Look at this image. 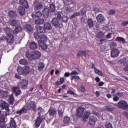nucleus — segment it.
Returning <instances> with one entry per match:
<instances>
[{
  "mask_svg": "<svg viewBox=\"0 0 128 128\" xmlns=\"http://www.w3.org/2000/svg\"><path fill=\"white\" fill-rule=\"evenodd\" d=\"M8 16L10 18H16L18 17L16 11H14L12 10H9L8 12Z\"/></svg>",
  "mask_w": 128,
  "mask_h": 128,
  "instance_id": "obj_12",
  "label": "nucleus"
},
{
  "mask_svg": "<svg viewBox=\"0 0 128 128\" xmlns=\"http://www.w3.org/2000/svg\"><path fill=\"white\" fill-rule=\"evenodd\" d=\"M33 6L34 10H40L42 8H43L44 4L42 2H40L38 0H36L33 4Z\"/></svg>",
  "mask_w": 128,
  "mask_h": 128,
  "instance_id": "obj_5",
  "label": "nucleus"
},
{
  "mask_svg": "<svg viewBox=\"0 0 128 128\" xmlns=\"http://www.w3.org/2000/svg\"><path fill=\"white\" fill-rule=\"evenodd\" d=\"M42 16V12L38 11V12H33L32 14V16L34 20H38Z\"/></svg>",
  "mask_w": 128,
  "mask_h": 128,
  "instance_id": "obj_10",
  "label": "nucleus"
},
{
  "mask_svg": "<svg viewBox=\"0 0 128 128\" xmlns=\"http://www.w3.org/2000/svg\"><path fill=\"white\" fill-rule=\"evenodd\" d=\"M10 127L12 128H16V124L14 118H12L10 122Z\"/></svg>",
  "mask_w": 128,
  "mask_h": 128,
  "instance_id": "obj_30",
  "label": "nucleus"
},
{
  "mask_svg": "<svg viewBox=\"0 0 128 128\" xmlns=\"http://www.w3.org/2000/svg\"><path fill=\"white\" fill-rule=\"evenodd\" d=\"M116 40L117 42H122V44H125L126 42V39L122 37L118 36L116 38Z\"/></svg>",
  "mask_w": 128,
  "mask_h": 128,
  "instance_id": "obj_32",
  "label": "nucleus"
},
{
  "mask_svg": "<svg viewBox=\"0 0 128 128\" xmlns=\"http://www.w3.org/2000/svg\"><path fill=\"white\" fill-rule=\"evenodd\" d=\"M70 118L68 116H64V123L68 124L70 123Z\"/></svg>",
  "mask_w": 128,
  "mask_h": 128,
  "instance_id": "obj_40",
  "label": "nucleus"
},
{
  "mask_svg": "<svg viewBox=\"0 0 128 128\" xmlns=\"http://www.w3.org/2000/svg\"><path fill=\"white\" fill-rule=\"evenodd\" d=\"M110 54L112 58H118L120 56V50L118 48H114L111 50Z\"/></svg>",
  "mask_w": 128,
  "mask_h": 128,
  "instance_id": "obj_9",
  "label": "nucleus"
},
{
  "mask_svg": "<svg viewBox=\"0 0 128 128\" xmlns=\"http://www.w3.org/2000/svg\"><path fill=\"white\" fill-rule=\"evenodd\" d=\"M88 26L89 28H94V22L91 18H89L88 20Z\"/></svg>",
  "mask_w": 128,
  "mask_h": 128,
  "instance_id": "obj_28",
  "label": "nucleus"
},
{
  "mask_svg": "<svg viewBox=\"0 0 128 128\" xmlns=\"http://www.w3.org/2000/svg\"><path fill=\"white\" fill-rule=\"evenodd\" d=\"M51 24L56 28H60V24H59L58 20L56 18H54L52 19Z\"/></svg>",
  "mask_w": 128,
  "mask_h": 128,
  "instance_id": "obj_13",
  "label": "nucleus"
},
{
  "mask_svg": "<svg viewBox=\"0 0 128 128\" xmlns=\"http://www.w3.org/2000/svg\"><path fill=\"white\" fill-rule=\"evenodd\" d=\"M6 122V118H4V116L1 115L0 116V122Z\"/></svg>",
  "mask_w": 128,
  "mask_h": 128,
  "instance_id": "obj_52",
  "label": "nucleus"
},
{
  "mask_svg": "<svg viewBox=\"0 0 128 128\" xmlns=\"http://www.w3.org/2000/svg\"><path fill=\"white\" fill-rule=\"evenodd\" d=\"M58 114L59 116H60L61 118H62V116L64 114V112L62 110H59L58 111Z\"/></svg>",
  "mask_w": 128,
  "mask_h": 128,
  "instance_id": "obj_59",
  "label": "nucleus"
},
{
  "mask_svg": "<svg viewBox=\"0 0 128 128\" xmlns=\"http://www.w3.org/2000/svg\"><path fill=\"white\" fill-rule=\"evenodd\" d=\"M80 54L83 56H84L85 58H86V51H80Z\"/></svg>",
  "mask_w": 128,
  "mask_h": 128,
  "instance_id": "obj_61",
  "label": "nucleus"
},
{
  "mask_svg": "<svg viewBox=\"0 0 128 128\" xmlns=\"http://www.w3.org/2000/svg\"><path fill=\"white\" fill-rule=\"evenodd\" d=\"M80 16V12H75L72 15V16L70 17V18L72 20V18H76V16Z\"/></svg>",
  "mask_w": 128,
  "mask_h": 128,
  "instance_id": "obj_45",
  "label": "nucleus"
},
{
  "mask_svg": "<svg viewBox=\"0 0 128 128\" xmlns=\"http://www.w3.org/2000/svg\"><path fill=\"white\" fill-rule=\"evenodd\" d=\"M44 30H52V24H50V23L49 22H46L44 24Z\"/></svg>",
  "mask_w": 128,
  "mask_h": 128,
  "instance_id": "obj_24",
  "label": "nucleus"
},
{
  "mask_svg": "<svg viewBox=\"0 0 128 128\" xmlns=\"http://www.w3.org/2000/svg\"><path fill=\"white\" fill-rule=\"evenodd\" d=\"M98 120V118L96 116H90L89 118V124L90 126H96V123Z\"/></svg>",
  "mask_w": 128,
  "mask_h": 128,
  "instance_id": "obj_8",
  "label": "nucleus"
},
{
  "mask_svg": "<svg viewBox=\"0 0 128 128\" xmlns=\"http://www.w3.org/2000/svg\"><path fill=\"white\" fill-rule=\"evenodd\" d=\"M19 4L20 6H23L26 8H30L28 2L26 0H20Z\"/></svg>",
  "mask_w": 128,
  "mask_h": 128,
  "instance_id": "obj_17",
  "label": "nucleus"
},
{
  "mask_svg": "<svg viewBox=\"0 0 128 128\" xmlns=\"http://www.w3.org/2000/svg\"><path fill=\"white\" fill-rule=\"evenodd\" d=\"M80 88V92H86V88H84V86L82 85L81 86Z\"/></svg>",
  "mask_w": 128,
  "mask_h": 128,
  "instance_id": "obj_64",
  "label": "nucleus"
},
{
  "mask_svg": "<svg viewBox=\"0 0 128 128\" xmlns=\"http://www.w3.org/2000/svg\"><path fill=\"white\" fill-rule=\"evenodd\" d=\"M20 64H23L24 66H26L28 64V60L24 59H22L20 60Z\"/></svg>",
  "mask_w": 128,
  "mask_h": 128,
  "instance_id": "obj_42",
  "label": "nucleus"
},
{
  "mask_svg": "<svg viewBox=\"0 0 128 128\" xmlns=\"http://www.w3.org/2000/svg\"><path fill=\"white\" fill-rule=\"evenodd\" d=\"M24 74H30V67L26 66L24 68Z\"/></svg>",
  "mask_w": 128,
  "mask_h": 128,
  "instance_id": "obj_43",
  "label": "nucleus"
},
{
  "mask_svg": "<svg viewBox=\"0 0 128 128\" xmlns=\"http://www.w3.org/2000/svg\"><path fill=\"white\" fill-rule=\"evenodd\" d=\"M0 108H1V110H5L6 112H4L5 114H4V116H10V108L8 106V104L4 102L0 104Z\"/></svg>",
  "mask_w": 128,
  "mask_h": 128,
  "instance_id": "obj_4",
  "label": "nucleus"
},
{
  "mask_svg": "<svg viewBox=\"0 0 128 128\" xmlns=\"http://www.w3.org/2000/svg\"><path fill=\"white\" fill-rule=\"evenodd\" d=\"M109 16H112V14H116V11L114 10H112L109 11L108 12Z\"/></svg>",
  "mask_w": 128,
  "mask_h": 128,
  "instance_id": "obj_55",
  "label": "nucleus"
},
{
  "mask_svg": "<svg viewBox=\"0 0 128 128\" xmlns=\"http://www.w3.org/2000/svg\"><path fill=\"white\" fill-rule=\"evenodd\" d=\"M24 68L20 66L18 68V72L19 74H24Z\"/></svg>",
  "mask_w": 128,
  "mask_h": 128,
  "instance_id": "obj_38",
  "label": "nucleus"
},
{
  "mask_svg": "<svg viewBox=\"0 0 128 128\" xmlns=\"http://www.w3.org/2000/svg\"><path fill=\"white\" fill-rule=\"evenodd\" d=\"M63 2L65 6H68L70 4V0H64Z\"/></svg>",
  "mask_w": 128,
  "mask_h": 128,
  "instance_id": "obj_62",
  "label": "nucleus"
},
{
  "mask_svg": "<svg viewBox=\"0 0 128 128\" xmlns=\"http://www.w3.org/2000/svg\"><path fill=\"white\" fill-rule=\"evenodd\" d=\"M64 82V77L60 78V81H56L55 84L56 86H60Z\"/></svg>",
  "mask_w": 128,
  "mask_h": 128,
  "instance_id": "obj_29",
  "label": "nucleus"
},
{
  "mask_svg": "<svg viewBox=\"0 0 128 128\" xmlns=\"http://www.w3.org/2000/svg\"><path fill=\"white\" fill-rule=\"evenodd\" d=\"M44 22V19H38L35 20V23L36 24H42Z\"/></svg>",
  "mask_w": 128,
  "mask_h": 128,
  "instance_id": "obj_37",
  "label": "nucleus"
},
{
  "mask_svg": "<svg viewBox=\"0 0 128 128\" xmlns=\"http://www.w3.org/2000/svg\"><path fill=\"white\" fill-rule=\"evenodd\" d=\"M110 46L111 48H114V47L116 46V42H110Z\"/></svg>",
  "mask_w": 128,
  "mask_h": 128,
  "instance_id": "obj_49",
  "label": "nucleus"
},
{
  "mask_svg": "<svg viewBox=\"0 0 128 128\" xmlns=\"http://www.w3.org/2000/svg\"><path fill=\"white\" fill-rule=\"evenodd\" d=\"M26 56L28 60H38L40 58L42 54L38 51H34L30 53H26Z\"/></svg>",
  "mask_w": 128,
  "mask_h": 128,
  "instance_id": "obj_2",
  "label": "nucleus"
},
{
  "mask_svg": "<svg viewBox=\"0 0 128 128\" xmlns=\"http://www.w3.org/2000/svg\"><path fill=\"white\" fill-rule=\"evenodd\" d=\"M42 120H44V118L42 117V116H39L36 120L34 124L36 128H40V124H42Z\"/></svg>",
  "mask_w": 128,
  "mask_h": 128,
  "instance_id": "obj_7",
  "label": "nucleus"
},
{
  "mask_svg": "<svg viewBox=\"0 0 128 128\" xmlns=\"http://www.w3.org/2000/svg\"><path fill=\"white\" fill-rule=\"evenodd\" d=\"M90 116V112L86 111L82 116V122H86Z\"/></svg>",
  "mask_w": 128,
  "mask_h": 128,
  "instance_id": "obj_19",
  "label": "nucleus"
},
{
  "mask_svg": "<svg viewBox=\"0 0 128 128\" xmlns=\"http://www.w3.org/2000/svg\"><path fill=\"white\" fill-rule=\"evenodd\" d=\"M28 81L24 79L20 82V86L22 90H26L28 88Z\"/></svg>",
  "mask_w": 128,
  "mask_h": 128,
  "instance_id": "obj_6",
  "label": "nucleus"
},
{
  "mask_svg": "<svg viewBox=\"0 0 128 128\" xmlns=\"http://www.w3.org/2000/svg\"><path fill=\"white\" fill-rule=\"evenodd\" d=\"M78 118H80V106L76 110V114L74 117V120H78Z\"/></svg>",
  "mask_w": 128,
  "mask_h": 128,
  "instance_id": "obj_16",
  "label": "nucleus"
},
{
  "mask_svg": "<svg viewBox=\"0 0 128 128\" xmlns=\"http://www.w3.org/2000/svg\"><path fill=\"white\" fill-rule=\"evenodd\" d=\"M4 40H7V37L6 36H2L0 38V42H4Z\"/></svg>",
  "mask_w": 128,
  "mask_h": 128,
  "instance_id": "obj_56",
  "label": "nucleus"
},
{
  "mask_svg": "<svg viewBox=\"0 0 128 128\" xmlns=\"http://www.w3.org/2000/svg\"><path fill=\"white\" fill-rule=\"evenodd\" d=\"M116 96H119V98H122V96H124V93L120 92H118L116 94Z\"/></svg>",
  "mask_w": 128,
  "mask_h": 128,
  "instance_id": "obj_57",
  "label": "nucleus"
},
{
  "mask_svg": "<svg viewBox=\"0 0 128 128\" xmlns=\"http://www.w3.org/2000/svg\"><path fill=\"white\" fill-rule=\"evenodd\" d=\"M113 100H114V102H118V100H120V98H118V96H116L113 98Z\"/></svg>",
  "mask_w": 128,
  "mask_h": 128,
  "instance_id": "obj_60",
  "label": "nucleus"
},
{
  "mask_svg": "<svg viewBox=\"0 0 128 128\" xmlns=\"http://www.w3.org/2000/svg\"><path fill=\"white\" fill-rule=\"evenodd\" d=\"M18 10L19 14H20V16H22L26 14V9L23 6H20L18 8Z\"/></svg>",
  "mask_w": 128,
  "mask_h": 128,
  "instance_id": "obj_22",
  "label": "nucleus"
},
{
  "mask_svg": "<svg viewBox=\"0 0 128 128\" xmlns=\"http://www.w3.org/2000/svg\"><path fill=\"white\" fill-rule=\"evenodd\" d=\"M22 28L20 26L16 27L15 28L14 30H13V33L15 34H18V32H22Z\"/></svg>",
  "mask_w": 128,
  "mask_h": 128,
  "instance_id": "obj_26",
  "label": "nucleus"
},
{
  "mask_svg": "<svg viewBox=\"0 0 128 128\" xmlns=\"http://www.w3.org/2000/svg\"><path fill=\"white\" fill-rule=\"evenodd\" d=\"M38 114L39 116H42V114L44 112V108H42V106H40L38 108Z\"/></svg>",
  "mask_w": 128,
  "mask_h": 128,
  "instance_id": "obj_36",
  "label": "nucleus"
},
{
  "mask_svg": "<svg viewBox=\"0 0 128 128\" xmlns=\"http://www.w3.org/2000/svg\"><path fill=\"white\" fill-rule=\"evenodd\" d=\"M62 13L60 12H56V16L57 20H60V18H62Z\"/></svg>",
  "mask_w": 128,
  "mask_h": 128,
  "instance_id": "obj_44",
  "label": "nucleus"
},
{
  "mask_svg": "<svg viewBox=\"0 0 128 128\" xmlns=\"http://www.w3.org/2000/svg\"><path fill=\"white\" fill-rule=\"evenodd\" d=\"M12 93L16 94V96H18L20 94V92H22V91H20V87L18 86H14L12 88Z\"/></svg>",
  "mask_w": 128,
  "mask_h": 128,
  "instance_id": "obj_11",
  "label": "nucleus"
},
{
  "mask_svg": "<svg viewBox=\"0 0 128 128\" xmlns=\"http://www.w3.org/2000/svg\"><path fill=\"white\" fill-rule=\"evenodd\" d=\"M42 14L45 18H48L50 16V9L48 8H44L42 12Z\"/></svg>",
  "mask_w": 128,
  "mask_h": 128,
  "instance_id": "obj_21",
  "label": "nucleus"
},
{
  "mask_svg": "<svg viewBox=\"0 0 128 128\" xmlns=\"http://www.w3.org/2000/svg\"><path fill=\"white\" fill-rule=\"evenodd\" d=\"M29 48L30 50H36L38 48V44L34 42H30L29 44Z\"/></svg>",
  "mask_w": 128,
  "mask_h": 128,
  "instance_id": "obj_23",
  "label": "nucleus"
},
{
  "mask_svg": "<svg viewBox=\"0 0 128 128\" xmlns=\"http://www.w3.org/2000/svg\"><path fill=\"white\" fill-rule=\"evenodd\" d=\"M96 36L98 39L104 38V34L102 32H100L96 34Z\"/></svg>",
  "mask_w": 128,
  "mask_h": 128,
  "instance_id": "obj_31",
  "label": "nucleus"
},
{
  "mask_svg": "<svg viewBox=\"0 0 128 128\" xmlns=\"http://www.w3.org/2000/svg\"><path fill=\"white\" fill-rule=\"evenodd\" d=\"M80 80L79 76L76 75L72 76L71 77V80Z\"/></svg>",
  "mask_w": 128,
  "mask_h": 128,
  "instance_id": "obj_54",
  "label": "nucleus"
},
{
  "mask_svg": "<svg viewBox=\"0 0 128 128\" xmlns=\"http://www.w3.org/2000/svg\"><path fill=\"white\" fill-rule=\"evenodd\" d=\"M25 28L28 32H32L34 30V28L32 26L31 24H26L25 26Z\"/></svg>",
  "mask_w": 128,
  "mask_h": 128,
  "instance_id": "obj_25",
  "label": "nucleus"
},
{
  "mask_svg": "<svg viewBox=\"0 0 128 128\" xmlns=\"http://www.w3.org/2000/svg\"><path fill=\"white\" fill-rule=\"evenodd\" d=\"M46 42H48V36L44 34L40 35V38L38 40V44H39V46L44 50H46L48 48V45L46 44Z\"/></svg>",
  "mask_w": 128,
  "mask_h": 128,
  "instance_id": "obj_3",
  "label": "nucleus"
},
{
  "mask_svg": "<svg viewBox=\"0 0 128 128\" xmlns=\"http://www.w3.org/2000/svg\"><path fill=\"white\" fill-rule=\"evenodd\" d=\"M106 42V39H101L100 40L99 44H102Z\"/></svg>",
  "mask_w": 128,
  "mask_h": 128,
  "instance_id": "obj_63",
  "label": "nucleus"
},
{
  "mask_svg": "<svg viewBox=\"0 0 128 128\" xmlns=\"http://www.w3.org/2000/svg\"><path fill=\"white\" fill-rule=\"evenodd\" d=\"M114 110V108L109 106H105L104 108V110H106V112H112Z\"/></svg>",
  "mask_w": 128,
  "mask_h": 128,
  "instance_id": "obj_33",
  "label": "nucleus"
},
{
  "mask_svg": "<svg viewBox=\"0 0 128 128\" xmlns=\"http://www.w3.org/2000/svg\"><path fill=\"white\" fill-rule=\"evenodd\" d=\"M28 110H36V104L34 101H30L28 104H26L21 110H17L16 114H26Z\"/></svg>",
  "mask_w": 128,
  "mask_h": 128,
  "instance_id": "obj_1",
  "label": "nucleus"
},
{
  "mask_svg": "<svg viewBox=\"0 0 128 128\" xmlns=\"http://www.w3.org/2000/svg\"><path fill=\"white\" fill-rule=\"evenodd\" d=\"M8 22L12 26H18L20 25V21L16 20L10 19Z\"/></svg>",
  "mask_w": 128,
  "mask_h": 128,
  "instance_id": "obj_14",
  "label": "nucleus"
},
{
  "mask_svg": "<svg viewBox=\"0 0 128 128\" xmlns=\"http://www.w3.org/2000/svg\"><path fill=\"white\" fill-rule=\"evenodd\" d=\"M4 31L6 36H10V34H12L10 33V28L8 27H6L4 28Z\"/></svg>",
  "mask_w": 128,
  "mask_h": 128,
  "instance_id": "obj_41",
  "label": "nucleus"
},
{
  "mask_svg": "<svg viewBox=\"0 0 128 128\" xmlns=\"http://www.w3.org/2000/svg\"><path fill=\"white\" fill-rule=\"evenodd\" d=\"M0 128H6V126L4 124V122L0 123Z\"/></svg>",
  "mask_w": 128,
  "mask_h": 128,
  "instance_id": "obj_58",
  "label": "nucleus"
},
{
  "mask_svg": "<svg viewBox=\"0 0 128 128\" xmlns=\"http://www.w3.org/2000/svg\"><path fill=\"white\" fill-rule=\"evenodd\" d=\"M44 68V64L42 62H40L38 67V70H39V72H42Z\"/></svg>",
  "mask_w": 128,
  "mask_h": 128,
  "instance_id": "obj_34",
  "label": "nucleus"
},
{
  "mask_svg": "<svg viewBox=\"0 0 128 128\" xmlns=\"http://www.w3.org/2000/svg\"><path fill=\"white\" fill-rule=\"evenodd\" d=\"M50 12H56V5L54 4H50Z\"/></svg>",
  "mask_w": 128,
  "mask_h": 128,
  "instance_id": "obj_35",
  "label": "nucleus"
},
{
  "mask_svg": "<svg viewBox=\"0 0 128 128\" xmlns=\"http://www.w3.org/2000/svg\"><path fill=\"white\" fill-rule=\"evenodd\" d=\"M96 20L98 22L103 24L104 22V17L102 14H99L96 16Z\"/></svg>",
  "mask_w": 128,
  "mask_h": 128,
  "instance_id": "obj_18",
  "label": "nucleus"
},
{
  "mask_svg": "<svg viewBox=\"0 0 128 128\" xmlns=\"http://www.w3.org/2000/svg\"><path fill=\"white\" fill-rule=\"evenodd\" d=\"M14 95L12 94L9 98V102L10 104H14Z\"/></svg>",
  "mask_w": 128,
  "mask_h": 128,
  "instance_id": "obj_39",
  "label": "nucleus"
},
{
  "mask_svg": "<svg viewBox=\"0 0 128 128\" xmlns=\"http://www.w3.org/2000/svg\"><path fill=\"white\" fill-rule=\"evenodd\" d=\"M62 22H68V18L66 16H62Z\"/></svg>",
  "mask_w": 128,
  "mask_h": 128,
  "instance_id": "obj_50",
  "label": "nucleus"
},
{
  "mask_svg": "<svg viewBox=\"0 0 128 128\" xmlns=\"http://www.w3.org/2000/svg\"><path fill=\"white\" fill-rule=\"evenodd\" d=\"M48 112L49 116H54V114H56V110L52 108H50Z\"/></svg>",
  "mask_w": 128,
  "mask_h": 128,
  "instance_id": "obj_27",
  "label": "nucleus"
},
{
  "mask_svg": "<svg viewBox=\"0 0 128 128\" xmlns=\"http://www.w3.org/2000/svg\"><path fill=\"white\" fill-rule=\"evenodd\" d=\"M121 62L122 64H124V66H126V57H124L122 60H121Z\"/></svg>",
  "mask_w": 128,
  "mask_h": 128,
  "instance_id": "obj_53",
  "label": "nucleus"
},
{
  "mask_svg": "<svg viewBox=\"0 0 128 128\" xmlns=\"http://www.w3.org/2000/svg\"><path fill=\"white\" fill-rule=\"evenodd\" d=\"M36 30L38 34H45L46 33V30L44 28L40 26H36Z\"/></svg>",
  "mask_w": 128,
  "mask_h": 128,
  "instance_id": "obj_15",
  "label": "nucleus"
},
{
  "mask_svg": "<svg viewBox=\"0 0 128 128\" xmlns=\"http://www.w3.org/2000/svg\"><path fill=\"white\" fill-rule=\"evenodd\" d=\"M106 128H112V124L110 122H106L105 124Z\"/></svg>",
  "mask_w": 128,
  "mask_h": 128,
  "instance_id": "obj_46",
  "label": "nucleus"
},
{
  "mask_svg": "<svg viewBox=\"0 0 128 128\" xmlns=\"http://www.w3.org/2000/svg\"><path fill=\"white\" fill-rule=\"evenodd\" d=\"M14 40V37L12 34H10L7 36V42L8 44H12Z\"/></svg>",
  "mask_w": 128,
  "mask_h": 128,
  "instance_id": "obj_20",
  "label": "nucleus"
},
{
  "mask_svg": "<svg viewBox=\"0 0 128 128\" xmlns=\"http://www.w3.org/2000/svg\"><path fill=\"white\" fill-rule=\"evenodd\" d=\"M68 94H70L71 96H76V94L74 93L72 90H69L67 92Z\"/></svg>",
  "mask_w": 128,
  "mask_h": 128,
  "instance_id": "obj_47",
  "label": "nucleus"
},
{
  "mask_svg": "<svg viewBox=\"0 0 128 128\" xmlns=\"http://www.w3.org/2000/svg\"><path fill=\"white\" fill-rule=\"evenodd\" d=\"M34 36L36 38V40H40V35H38V34L36 32H34Z\"/></svg>",
  "mask_w": 128,
  "mask_h": 128,
  "instance_id": "obj_51",
  "label": "nucleus"
},
{
  "mask_svg": "<svg viewBox=\"0 0 128 128\" xmlns=\"http://www.w3.org/2000/svg\"><path fill=\"white\" fill-rule=\"evenodd\" d=\"M3 98H6L8 97V91H4L3 92Z\"/></svg>",
  "mask_w": 128,
  "mask_h": 128,
  "instance_id": "obj_48",
  "label": "nucleus"
}]
</instances>
